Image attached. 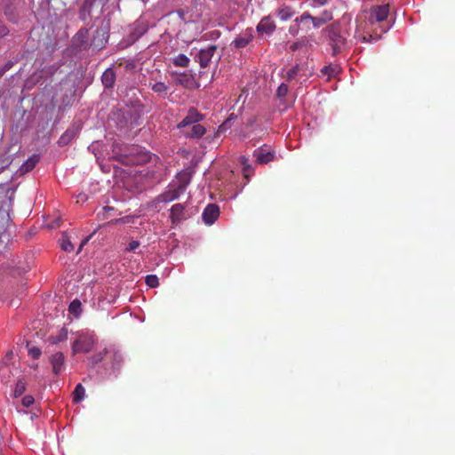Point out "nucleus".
Segmentation results:
<instances>
[{"label": "nucleus", "mask_w": 455, "mask_h": 455, "mask_svg": "<svg viewBox=\"0 0 455 455\" xmlns=\"http://www.w3.org/2000/svg\"><path fill=\"white\" fill-rule=\"evenodd\" d=\"M388 14V4L371 7L368 20L357 24L355 37L363 43L379 40L382 34L389 29V26L383 23L387 19Z\"/></svg>", "instance_id": "1"}, {"label": "nucleus", "mask_w": 455, "mask_h": 455, "mask_svg": "<svg viewBox=\"0 0 455 455\" xmlns=\"http://www.w3.org/2000/svg\"><path fill=\"white\" fill-rule=\"evenodd\" d=\"M322 34L326 39L328 45L331 48L333 56L341 53L347 49V33L342 30L339 21L328 25L323 29Z\"/></svg>", "instance_id": "2"}, {"label": "nucleus", "mask_w": 455, "mask_h": 455, "mask_svg": "<svg viewBox=\"0 0 455 455\" xmlns=\"http://www.w3.org/2000/svg\"><path fill=\"white\" fill-rule=\"evenodd\" d=\"M189 179L180 182L177 188H170L164 191V193L160 194L157 196V201L163 203H170L174 200H177L180 196V195H182L186 191Z\"/></svg>", "instance_id": "3"}, {"label": "nucleus", "mask_w": 455, "mask_h": 455, "mask_svg": "<svg viewBox=\"0 0 455 455\" xmlns=\"http://www.w3.org/2000/svg\"><path fill=\"white\" fill-rule=\"evenodd\" d=\"M94 345V339L92 335L80 334L74 341L72 349L74 353H88Z\"/></svg>", "instance_id": "4"}, {"label": "nucleus", "mask_w": 455, "mask_h": 455, "mask_svg": "<svg viewBox=\"0 0 455 455\" xmlns=\"http://www.w3.org/2000/svg\"><path fill=\"white\" fill-rule=\"evenodd\" d=\"M253 156L259 164H267L275 159V151L267 145L259 147L253 151Z\"/></svg>", "instance_id": "5"}, {"label": "nucleus", "mask_w": 455, "mask_h": 455, "mask_svg": "<svg viewBox=\"0 0 455 455\" xmlns=\"http://www.w3.org/2000/svg\"><path fill=\"white\" fill-rule=\"evenodd\" d=\"M216 50V45H208L206 48L199 51L196 56V60L199 63L201 68H204L209 67Z\"/></svg>", "instance_id": "6"}, {"label": "nucleus", "mask_w": 455, "mask_h": 455, "mask_svg": "<svg viewBox=\"0 0 455 455\" xmlns=\"http://www.w3.org/2000/svg\"><path fill=\"white\" fill-rule=\"evenodd\" d=\"M220 216V207L215 204H208L202 214L204 222L206 225H212Z\"/></svg>", "instance_id": "7"}, {"label": "nucleus", "mask_w": 455, "mask_h": 455, "mask_svg": "<svg viewBox=\"0 0 455 455\" xmlns=\"http://www.w3.org/2000/svg\"><path fill=\"white\" fill-rule=\"evenodd\" d=\"M203 119L201 115L196 108H190L186 117L178 124L179 128H185L189 125H194Z\"/></svg>", "instance_id": "8"}, {"label": "nucleus", "mask_w": 455, "mask_h": 455, "mask_svg": "<svg viewBox=\"0 0 455 455\" xmlns=\"http://www.w3.org/2000/svg\"><path fill=\"white\" fill-rule=\"evenodd\" d=\"M170 219L172 224H178L181 220H186L185 205L182 204H175L170 210Z\"/></svg>", "instance_id": "9"}, {"label": "nucleus", "mask_w": 455, "mask_h": 455, "mask_svg": "<svg viewBox=\"0 0 455 455\" xmlns=\"http://www.w3.org/2000/svg\"><path fill=\"white\" fill-rule=\"evenodd\" d=\"M172 76L177 84L182 85L185 88H192L195 84L194 77L186 73L172 72Z\"/></svg>", "instance_id": "10"}, {"label": "nucleus", "mask_w": 455, "mask_h": 455, "mask_svg": "<svg viewBox=\"0 0 455 455\" xmlns=\"http://www.w3.org/2000/svg\"><path fill=\"white\" fill-rule=\"evenodd\" d=\"M52 366V371L55 375H59L64 370V355L61 352H57L50 357Z\"/></svg>", "instance_id": "11"}, {"label": "nucleus", "mask_w": 455, "mask_h": 455, "mask_svg": "<svg viewBox=\"0 0 455 455\" xmlns=\"http://www.w3.org/2000/svg\"><path fill=\"white\" fill-rule=\"evenodd\" d=\"M101 82L106 88H111L116 82V73L112 68L106 69L101 76Z\"/></svg>", "instance_id": "12"}, {"label": "nucleus", "mask_w": 455, "mask_h": 455, "mask_svg": "<svg viewBox=\"0 0 455 455\" xmlns=\"http://www.w3.org/2000/svg\"><path fill=\"white\" fill-rule=\"evenodd\" d=\"M275 29V23L268 18L262 19L257 27L259 33L271 34Z\"/></svg>", "instance_id": "13"}, {"label": "nucleus", "mask_w": 455, "mask_h": 455, "mask_svg": "<svg viewBox=\"0 0 455 455\" xmlns=\"http://www.w3.org/2000/svg\"><path fill=\"white\" fill-rule=\"evenodd\" d=\"M39 161V156L37 155H33L30 156L20 168V172L21 174L27 173L34 169L36 164Z\"/></svg>", "instance_id": "14"}, {"label": "nucleus", "mask_w": 455, "mask_h": 455, "mask_svg": "<svg viewBox=\"0 0 455 455\" xmlns=\"http://www.w3.org/2000/svg\"><path fill=\"white\" fill-rule=\"evenodd\" d=\"M77 129L76 128H68L59 139V145L65 146L68 145L76 135Z\"/></svg>", "instance_id": "15"}, {"label": "nucleus", "mask_w": 455, "mask_h": 455, "mask_svg": "<svg viewBox=\"0 0 455 455\" xmlns=\"http://www.w3.org/2000/svg\"><path fill=\"white\" fill-rule=\"evenodd\" d=\"M108 357L112 361L113 369L120 367L123 361V356L119 351L116 350L114 347H109Z\"/></svg>", "instance_id": "16"}, {"label": "nucleus", "mask_w": 455, "mask_h": 455, "mask_svg": "<svg viewBox=\"0 0 455 455\" xmlns=\"http://www.w3.org/2000/svg\"><path fill=\"white\" fill-rule=\"evenodd\" d=\"M252 40V36L251 34H243L238 36L234 41L233 44L235 48H244L249 44V43Z\"/></svg>", "instance_id": "17"}, {"label": "nucleus", "mask_w": 455, "mask_h": 455, "mask_svg": "<svg viewBox=\"0 0 455 455\" xmlns=\"http://www.w3.org/2000/svg\"><path fill=\"white\" fill-rule=\"evenodd\" d=\"M310 19L311 14L308 12H305L299 17L295 19V22L301 24L306 31H309L312 25Z\"/></svg>", "instance_id": "18"}, {"label": "nucleus", "mask_w": 455, "mask_h": 455, "mask_svg": "<svg viewBox=\"0 0 455 455\" xmlns=\"http://www.w3.org/2000/svg\"><path fill=\"white\" fill-rule=\"evenodd\" d=\"M205 132H206V130L203 125H201L199 124H196L192 125L189 132H186V135L189 138L199 139L203 135H204Z\"/></svg>", "instance_id": "19"}, {"label": "nucleus", "mask_w": 455, "mask_h": 455, "mask_svg": "<svg viewBox=\"0 0 455 455\" xmlns=\"http://www.w3.org/2000/svg\"><path fill=\"white\" fill-rule=\"evenodd\" d=\"M60 246L61 250L67 252H71L74 251V245L72 244L67 233L62 234L61 238L60 240Z\"/></svg>", "instance_id": "20"}, {"label": "nucleus", "mask_w": 455, "mask_h": 455, "mask_svg": "<svg viewBox=\"0 0 455 455\" xmlns=\"http://www.w3.org/2000/svg\"><path fill=\"white\" fill-rule=\"evenodd\" d=\"M85 395V389L82 384H77L73 391V402L80 403L84 400Z\"/></svg>", "instance_id": "21"}, {"label": "nucleus", "mask_w": 455, "mask_h": 455, "mask_svg": "<svg viewBox=\"0 0 455 455\" xmlns=\"http://www.w3.org/2000/svg\"><path fill=\"white\" fill-rule=\"evenodd\" d=\"M190 60L185 54H179L173 58L172 63L176 67L187 68L188 67Z\"/></svg>", "instance_id": "22"}, {"label": "nucleus", "mask_w": 455, "mask_h": 455, "mask_svg": "<svg viewBox=\"0 0 455 455\" xmlns=\"http://www.w3.org/2000/svg\"><path fill=\"white\" fill-rule=\"evenodd\" d=\"M339 71V68L338 66L336 65H328V66H324L322 69H321V73L324 76H327L328 78H331V77H334Z\"/></svg>", "instance_id": "23"}, {"label": "nucleus", "mask_w": 455, "mask_h": 455, "mask_svg": "<svg viewBox=\"0 0 455 455\" xmlns=\"http://www.w3.org/2000/svg\"><path fill=\"white\" fill-rule=\"evenodd\" d=\"M294 14L293 10L290 6H283L278 11V17L282 20H287L291 19Z\"/></svg>", "instance_id": "24"}, {"label": "nucleus", "mask_w": 455, "mask_h": 455, "mask_svg": "<svg viewBox=\"0 0 455 455\" xmlns=\"http://www.w3.org/2000/svg\"><path fill=\"white\" fill-rule=\"evenodd\" d=\"M109 348H104L102 351L93 355L90 360L92 365L98 364L100 363L105 357L108 356Z\"/></svg>", "instance_id": "25"}, {"label": "nucleus", "mask_w": 455, "mask_h": 455, "mask_svg": "<svg viewBox=\"0 0 455 455\" xmlns=\"http://www.w3.org/2000/svg\"><path fill=\"white\" fill-rule=\"evenodd\" d=\"M68 339V330L62 328L60 333L56 336H51L49 338L51 343L57 344L59 342L64 341Z\"/></svg>", "instance_id": "26"}, {"label": "nucleus", "mask_w": 455, "mask_h": 455, "mask_svg": "<svg viewBox=\"0 0 455 455\" xmlns=\"http://www.w3.org/2000/svg\"><path fill=\"white\" fill-rule=\"evenodd\" d=\"M12 163V156L7 152L2 154L0 156V172H2L5 168H7Z\"/></svg>", "instance_id": "27"}, {"label": "nucleus", "mask_w": 455, "mask_h": 455, "mask_svg": "<svg viewBox=\"0 0 455 455\" xmlns=\"http://www.w3.org/2000/svg\"><path fill=\"white\" fill-rule=\"evenodd\" d=\"M81 302L78 299H75L70 303L68 310L74 315L78 316L81 313Z\"/></svg>", "instance_id": "28"}, {"label": "nucleus", "mask_w": 455, "mask_h": 455, "mask_svg": "<svg viewBox=\"0 0 455 455\" xmlns=\"http://www.w3.org/2000/svg\"><path fill=\"white\" fill-rule=\"evenodd\" d=\"M26 390V383L23 379H19L16 383L13 395L15 397L20 396Z\"/></svg>", "instance_id": "29"}, {"label": "nucleus", "mask_w": 455, "mask_h": 455, "mask_svg": "<svg viewBox=\"0 0 455 455\" xmlns=\"http://www.w3.org/2000/svg\"><path fill=\"white\" fill-rule=\"evenodd\" d=\"M145 282L150 288H155L159 285L158 277L156 275H148L145 278Z\"/></svg>", "instance_id": "30"}, {"label": "nucleus", "mask_w": 455, "mask_h": 455, "mask_svg": "<svg viewBox=\"0 0 455 455\" xmlns=\"http://www.w3.org/2000/svg\"><path fill=\"white\" fill-rule=\"evenodd\" d=\"M152 90L156 93H166L168 91V86L163 82H157L153 84Z\"/></svg>", "instance_id": "31"}, {"label": "nucleus", "mask_w": 455, "mask_h": 455, "mask_svg": "<svg viewBox=\"0 0 455 455\" xmlns=\"http://www.w3.org/2000/svg\"><path fill=\"white\" fill-rule=\"evenodd\" d=\"M114 211L113 207L106 206L104 207L100 212H98L97 217L98 219L104 220L108 219L110 212Z\"/></svg>", "instance_id": "32"}, {"label": "nucleus", "mask_w": 455, "mask_h": 455, "mask_svg": "<svg viewBox=\"0 0 455 455\" xmlns=\"http://www.w3.org/2000/svg\"><path fill=\"white\" fill-rule=\"evenodd\" d=\"M299 71V66H294L291 69H289L286 73V79L287 81H292L297 76L298 73Z\"/></svg>", "instance_id": "33"}, {"label": "nucleus", "mask_w": 455, "mask_h": 455, "mask_svg": "<svg viewBox=\"0 0 455 455\" xmlns=\"http://www.w3.org/2000/svg\"><path fill=\"white\" fill-rule=\"evenodd\" d=\"M289 92L288 85L285 84H281L276 90V96L278 98H284Z\"/></svg>", "instance_id": "34"}, {"label": "nucleus", "mask_w": 455, "mask_h": 455, "mask_svg": "<svg viewBox=\"0 0 455 455\" xmlns=\"http://www.w3.org/2000/svg\"><path fill=\"white\" fill-rule=\"evenodd\" d=\"M311 22H312V27L314 28H319L321 26H323L324 24V22L323 21L322 18H320L319 16H312L311 15Z\"/></svg>", "instance_id": "35"}, {"label": "nucleus", "mask_w": 455, "mask_h": 455, "mask_svg": "<svg viewBox=\"0 0 455 455\" xmlns=\"http://www.w3.org/2000/svg\"><path fill=\"white\" fill-rule=\"evenodd\" d=\"M62 222L61 217L58 216L55 219H53L51 222L47 224V227L51 229L52 228H58L60 227Z\"/></svg>", "instance_id": "36"}, {"label": "nucleus", "mask_w": 455, "mask_h": 455, "mask_svg": "<svg viewBox=\"0 0 455 455\" xmlns=\"http://www.w3.org/2000/svg\"><path fill=\"white\" fill-rule=\"evenodd\" d=\"M319 17L322 18L323 21L325 24L328 21L332 20V18H333L332 12L330 10H324Z\"/></svg>", "instance_id": "37"}, {"label": "nucleus", "mask_w": 455, "mask_h": 455, "mask_svg": "<svg viewBox=\"0 0 455 455\" xmlns=\"http://www.w3.org/2000/svg\"><path fill=\"white\" fill-rule=\"evenodd\" d=\"M28 355L32 358L37 359L41 355V349L36 347H32L28 349Z\"/></svg>", "instance_id": "38"}, {"label": "nucleus", "mask_w": 455, "mask_h": 455, "mask_svg": "<svg viewBox=\"0 0 455 455\" xmlns=\"http://www.w3.org/2000/svg\"><path fill=\"white\" fill-rule=\"evenodd\" d=\"M27 269H28V267H12L9 270V274L14 275L17 273L18 275H20L21 273L26 272Z\"/></svg>", "instance_id": "39"}, {"label": "nucleus", "mask_w": 455, "mask_h": 455, "mask_svg": "<svg viewBox=\"0 0 455 455\" xmlns=\"http://www.w3.org/2000/svg\"><path fill=\"white\" fill-rule=\"evenodd\" d=\"M21 402L25 407H29L35 403V399L32 395H26L22 398Z\"/></svg>", "instance_id": "40"}, {"label": "nucleus", "mask_w": 455, "mask_h": 455, "mask_svg": "<svg viewBox=\"0 0 455 455\" xmlns=\"http://www.w3.org/2000/svg\"><path fill=\"white\" fill-rule=\"evenodd\" d=\"M140 244V243L139 241H132L126 247L125 251H134L137 248H139Z\"/></svg>", "instance_id": "41"}, {"label": "nucleus", "mask_w": 455, "mask_h": 455, "mask_svg": "<svg viewBox=\"0 0 455 455\" xmlns=\"http://www.w3.org/2000/svg\"><path fill=\"white\" fill-rule=\"evenodd\" d=\"M4 14L7 16L9 20L13 21V22L16 21V18H15V16L13 14V12H12V8L10 6H8L4 10Z\"/></svg>", "instance_id": "42"}, {"label": "nucleus", "mask_w": 455, "mask_h": 455, "mask_svg": "<svg viewBox=\"0 0 455 455\" xmlns=\"http://www.w3.org/2000/svg\"><path fill=\"white\" fill-rule=\"evenodd\" d=\"M330 0H312L311 6L322 7L325 5Z\"/></svg>", "instance_id": "43"}, {"label": "nucleus", "mask_w": 455, "mask_h": 455, "mask_svg": "<svg viewBox=\"0 0 455 455\" xmlns=\"http://www.w3.org/2000/svg\"><path fill=\"white\" fill-rule=\"evenodd\" d=\"M8 33L7 28L3 24V22L0 20V37H3L6 36Z\"/></svg>", "instance_id": "44"}, {"label": "nucleus", "mask_w": 455, "mask_h": 455, "mask_svg": "<svg viewBox=\"0 0 455 455\" xmlns=\"http://www.w3.org/2000/svg\"><path fill=\"white\" fill-rule=\"evenodd\" d=\"M243 172L244 176L248 177V175L253 172V169L251 164H248L244 168H243Z\"/></svg>", "instance_id": "45"}, {"label": "nucleus", "mask_w": 455, "mask_h": 455, "mask_svg": "<svg viewBox=\"0 0 455 455\" xmlns=\"http://www.w3.org/2000/svg\"><path fill=\"white\" fill-rule=\"evenodd\" d=\"M300 46H301V43H299V42L292 43L290 45V51L291 52H296Z\"/></svg>", "instance_id": "46"}, {"label": "nucleus", "mask_w": 455, "mask_h": 455, "mask_svg": "<svg viewBox=\"0 0 455 455\" xmlns=\"http://www.w3.org/2000/svg\"><path fill=\"white\" fill-rule=\"evenodd\" d=\"M239 162L243 165V168H244L246 165L250 164L249 159L244 156H240Z\"/></svg>", "instance_id": "47"}, {"label": "nucleus", "mask_w": 455, "mask_h": 455, "mask_svg": "<svg viewBox=\"0 0 455 455\" xmlns=\"http://www.w3.org/2000/svg\"><path fill=\"white\" fill-rule=\"evenodd\" d=\"M112 222H115V223H128L129 222V217H124V218L116 219L115 220H112Z\"/></svg>", "instance_id": "48"}, {"label": "nucleus", "mask_w": 455, "mask_h": 455, "mask_svg": "<svg viewBox=\"0 0 455 455\" xmlns=\"http://www.w3.org/2000/svg\"><path fill=\"white\" fill-rule=\"evenodd\" d=\"M88 240H89V237H86L85 239H84L82 241V243H81V244H80V246L78 248L77 253H79L82 251L84 245L88 242Z\"/></svg>", "instance_id": "49"}, {"label": "nucleus", "mask_w": 455, "mask_h": 455, "mask_svg": "<svg viewBox=\"0 0 455 455\" xmlns=\"http://www.w3.org/2000/svg\"><path fill=\"white\" fill-rule=\"evenodd\" d=\"M12 66V63L11 61L7 62L3 68H6V71H8Z\"/></svg>", "instance_id": "50"}, {"label": "nucleus", "mask_w": 455, "mask_h": 455, "mask_svg": "<svg viewBox=\"0 0 455 455\" xmlns=\"http://www.w3.org/2000/svg\"><path fill=\"white\" fill-rule=\"evenodd\" d=\"M6 72V68H0V78L4 76V74Z\"/></svg>", "instance_id": "51"}, {"label": "nucleus", "mask_w": 455, "mask_h": 455, "mask_svg": "<svg viewBox=\"0 0 455 455\" xmlns=\"http://www.w3.org/2000/svg\"><path fill=\"white\" fill-rule=\"evenodd\" d=\"M0 371H4V372H5V371H6V372H9V371H9V368H8L7 366H4V367L1 368V369H0Z\"/></svg>", "instance_id": "52"}]
</instances>
